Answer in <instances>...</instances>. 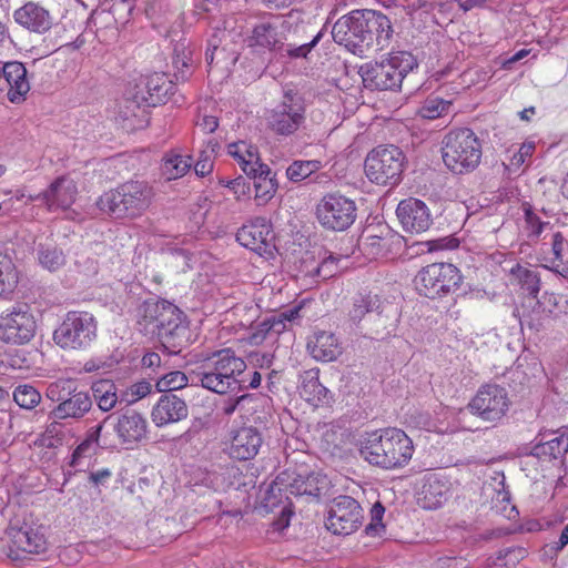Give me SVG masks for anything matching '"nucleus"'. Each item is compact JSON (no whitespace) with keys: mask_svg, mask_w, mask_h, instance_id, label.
I'll return each instance as SVG.
<instances>
[{"mask_svg":"<svg viewBox=\"0 0 568 568\" xmlns=\"http://www.w3.org/2000/svg\"><path fill=\"white\" fill-rule=\"evenodd\" d=\"M139 329L156 336L169 355H178L191 343V329L185 313L166 300L149 298L139 307Z\"/></svg>","mask_w":568,"mask_h":568,"instance_id":"f257e3e1","label":"nucleus"},{"mask_svg":"<svg viewBox=\"0 0 568 568\" xmlns=\"http://www.w3.org/2000/svg\"><path fill=\"white\" fill-rule=\"evenodd\" d=\"M357 446L365 462L387 470L405 467L414 454L413 440L399 428L366 432Z\"/></svg>","mask_w":568,"mask_h":568,"instance_id":"f03ea898","label":"nucleus"},{"mask_svg":"<svg viewBox=\"0 0 568 568\" xmlns=\"http://www.w3.org/2000/svg\"><path fill=\"white\" fill-rule=\"evenodd\" d=\"M246 367L245 361L234 349L226 347L207 355L195 376L203 388L224 395L239 388Z\"/></svg>","mask_w":568,"mask_h":568,"instance_id":"7ed1b4c3","label":"nucleus"},{"mask_svg":"<svg viewBox=\"0 0 568 568\" xmlns=\"http://www.w3.org/2000/svg\"><path fill=\"white\" fill-rule=\"evenodd\" d=\"M153 192L145 181L130 180L97 200L98 209L112 219H135L150 206Z\"/></svg>","mask_w":568,"mask_h":568,"instance_id":"20e7f679","label":"nucleus"},{"mask_svg":"<svg viewBox=\"0 0 568 568\" xmlns=\"http://www.w3.org/2000/svg\"><path fill=\"white\" fill-rule=\"evenodd\" d=\"M417 67L416 58L407 51H397L389 54L387 60L361 65L357 74L361 75L364 88L372 91H397L404 78Z\"/></svg>","mask_w":568,"mask_h":568,"instance_id":"39448f33","label":"nucleus"},{"mask_svg":"<svg viewBox=\"0 0 568 568\" xmlns=\"http://www.w3.org/2000/svg\"><path fill=\"white\" fill-rule=\"evenodd\" d=\"M110 420H115L113 423V430L121 445L132 447L141 443L148 436V420L138 410L126 409L116 417H114V414H110L105 416L101 423L88 430L87 438L73 452V458L81 456L90 445H99L103 427Z\"/></svg>","mask_w":568,"mask_h":568,"instance_id":"423d86ee","label":"nucleus"},{"mask_svg":"<svg viewBox=\"0 0 568 568\" xmlns=\"http://www.w3.org/2000/svg\"><path fill=\"white\" fill-rule=\"evenodd\" d=\"M442 155L445 165L453 173H468L480 162L481 144L468 128L452 130L443 140Z\"/></svg>","mask_w":568,"mask_h":568,"instance_id":"0eeeda50","label":"nucleus"},{"mask_svg":"<svg viewBox=\"0 0 568 568\" xmlns=\"http://www.w3.org/2000/svg\"><path fill=\"white\" fill-rule=\"evenodd\" d=\"M175 93V84L164 73H153L140 80L134 92H129L124 104L120 109V115L125 120L132 116L144 115V109L158 106Z\"/></svg>","mask_w":568,"mask_h":568,"instance_id":"6e6552de","label":"nucleus"},{"mask_svg":"<svg viewBox=\"0 0 568 568\" xmlns=\"http://www.w3.org/2000/svg\"><path fill=\"white\" fill-rule=\"evenodd\" d=\"M97 328L91 313L70 311L53 331L52 338L62 349H85L95 339Z\"/></svg>","mask_w":568,"mask_h":568,"instance_id":"1a4fd4ad","label":"nucleus"},{"mask_svg":"<svg viewBox=\"0 0 568 568\" xmlns=\"http://www.w3.org/2000/svg\"><path fill=\"white\" fill-rule=\"evenodd\" d=\"M37 332V321L29 304L16 302L0 312V342L21 346L29 344Z\"/></svg>","mask_w":568,"mask_h":568,"instance_id":"9d476101","label":"nucleus"},{"mask_svg":"<svg viewBox=\"0 0 568 568\" xmlns=\"http://www.w3.org/2000/svg\"><path fill=\"white\" fill-rule=\"evenodd\" d=\"M463 276L450 263H433L423 267L415 276L414 284L419 295L438 298L455 292Z\"/></svg>","mask_w":568,"mask_h":568,"instance_id":"9b49d317","label":"nucleus"},{"mask_svg":"<svg viewBox=\"0 0 568 568\" xmlns=\"http://www.w3.org/2000/svg\"><path fill=\"white\" fill-rule=\"evenodd\" d=\"M405 155L395 145L377 146L365 160L366 176L377 184H397L404 169Z\"/></svg>","mask_w":568,"mask_h":568,"instance_id":"f8f14e48","label":"nucleus"},{"mask_svg":"<svg viewBox=\"0 0 568 568\" xmlns=\"http://www.w3.org/2000/svg\"><path fill=\"white\" fill-rule=\"evenodd\" d=\"M304 100L297 91L285 90L282 101L267 116L268 128L278 135L295 133L305 120Z\"/></svg>","mask_w":568,"mask_h":568,"instance_id":"ddd939ff","label":"nucleus"},{"mask_svg":"<svg viewBox=\"0 0 568 568\" xmlns=\"http://www.w3.org/2000/svg\"><path fill=\"white\" fill-rule=\"evenodd\" d=\"M509 406L510 399L506 388L497 384L480 386L468 404L471 414L488 423H497L503 419Z\"/></svg>","mask_w":568,"mask_h":568,"instance_id":"4468645a","label":"nucleus"},{"mask_svg":"<svg viewBox=\"0 0 568 568\" xmlns=\"http://www.w3.org/2000/svg\"><path fill=\"white\" fill-rule=\"evenodd\" d=\"M510 274L524 291V293L527 294L526 302L529 304V306L534 307L532 312L528 314H526L525 311L521 312L516 307L514 310V316L518 318L521 327L526 325L531 329L539 331L541 326L539 311L540 304L537 301V296L540 291L539 274L536 271L519 264H516L514 267H511Z\"/></svg>","mask_w":568,"mask_h":568,"instance_id":"2eb2a0df","label":"nucleus"},{"mask_svg":"<svg viewBox=\"0 0 568 568\" xmlns=\"http://www.w3.org/2000/svg\"><path fill=\"white\" fill-rule=\"evenodd\" d=\"M354 202L338 194H328L317 205L316 216L326 229L343 231L354 222Z\"/></svg>","mask_w":568,"mask_h":568,"instance_id":"dca6fc26","label":"nucleus"},{"mask_svg":"<svg viewBox=\"0 0 568 568\" xmlns=\"http://www.w3.org/2000/svg\"><path fill=\"white\" fill-rule=\"evenodd\" d=\"M393 33L389 19L382 12L375 10L357 9V39L368 48L383 45L385 40Z\"/></svg>","mask_w":568,"mask_h":568,"instance_id":"f3484780","label":"nucleus"},{"mask_svg":"<svg viewBox=\"0 0 568 568\" xmlns=\"http://www.w3.org/2000/svg\"><path fill=\"white\" fill-rule=\"evenodd\" d=\"M284 24L280 17H270L258 21L246 38L247 45L256 51H278L284 48Z\"/></svg>","mask_w":568,"mask_h":568,"instance_id":"a211bd4d","label":"nucleus"},{"mask_svg":"<svg viewBox=\"0 0 568 568\" xmlns=\"http://www.w3.org/2000/svg\"><path fill=\"white\" fill-rule=\"evenodd\" d=\"M397 219L406 233L420 234L433 224L430 211L425 202L415 197L402 200L396 207Z\"/></svg>","mask_w":568,"mask_h":568,"instance_id":"6ab92c4d","label":"nucleus"},{"mask_svg":"<svg viewBox=\"0 0 568 568\" xmlns=\"http://www.w3.org/2000/svg\"><path fill=\"white\" fill-rule=\"evenodd\" d=\"M385 233H387V227L381 222L363 229L357 237V251L359 252V255H357V267L376 262L385 255L387 248Z\"/></svg>","mask_w":568,"mask_h":568,"instance_id":"aec40b11","label":"nucleus"},{"mask_svg":"<svg viewBox=\"0 0 568 568\" xmlns=\"http://www.w3.org/2000/svg\"><path fill=\"white\" fill-rule=\"evenodd\" d=\"M273 239L272 225L265 217H256L236 233V241L258 255L271 253Z\"/></svg>","mask_w":568,"mask_h":568,"instance_id":"412c9836","label":"nucleus"},{"mask_svg":"<svg viewBox=\"0 0 568 568\" xmlns=\"http://www.w3.org/2000/svg\"><path fill=\"white\" fill-rule=\"evenodd\" d=\"M263 444L264 435L257 427L243 426L233 432L227 454L235 460H251L257 456Z\"/></svg>","mask_w":568,"mask_h":568,"instance_id":"4be33fe9","label":"nucleus"},{"mask_svg":"<svg viewBox=\"0 0 568 568\" xmlns=\"http://www.w3.org/2000/svg\"><path fill=\"white\" fill-rule=\"evenodd\" d=\"M449 491L450 484L444 476L428 473L417 486L416 499L424 509H437L448 499Z\"/></svg>","mask_w":568,"mask_h":568,"instance_id":"5701e85b","label":"nucleus"},{"mask_svg":"<svg viewBox=\"0 0 568 568\" xmlns=\"http://www.w3.org/2000/svg\"><path fill=\"white\" fill-rule=\"evenodd\" d=\"M77 185L67 176L55 179L49 187L36 195H30V201H41L49 211L58 209L68 210L75 201Z\"/></svg>","mask_w":568,"mask_h":568,"instance_id":"b1692460","label":"nucleus"},{"mask_svg":"<svg viewBox=\"0 0 568 568\" xmlns=\"http://www.w3.org/2000/svg\"><path fill=\"white\" fill-rule=\"evenodd\" d=\"M189 415L185 400L175 394H162L152 408L151 417L156 427L179 423Z\"/></svg>","mask_w":568,"mask_h":568,"instance_id":"393cba45","label":"nucleus"},{"mask_svg":"<svg viewBox=\"0 0 568 568\" xmlns=\"http://www.w3.org/2000/svg\"><path fill=\"white\" fill-rule=\"evenodd\" d=\"M92 397L90 392L79 389L74 384L71 394L67 399L58 404L51 412L50 417L53 419H73L80 420L92 410Z\"/></svg>","mask_w":568,"mask_h":568,"instance_id":"a878e982","label":"nucleus"},{"mask_svg":"<svg viewBox=\"0 0 568 568\" xmlns=\"http://www.w3.org/2000/svg\"><path fill=\"white\" fill-rule=\"evenodd\" d=\"M14 21L30 32L43 34L53 26L50 12L36 2H27L13 12Z\"/></svg>","mask_w":568,"mask_h":568,"instance_id":"bb28decb","label":"nucleus"},{"mask_svg":"<svg viewBox=\"0 0 568 568\" xmlns=\"http://www.w3.org/2000/svg\"><path fill=\"white\" fill-rule=\"evenodd\" d=\"M300 396L314 406L326 405L332 396L331 392L320 382V369L311 368L300 374Z\"/></svg>","mask_w":568,"mask_h":568,"instance_id":"cd10ccee","label":"nucleus"},{"mask_svg":"<svg viewBox=\"0 0 568 568\" xmlns=\"http://www.w3.org/2000/svg\"><path fill=\"white\" fill-rule=\"evenodd\" d=\"M2 77L9 85L8 98L12 103H19L24 100L30 90L27 79V69L19 61H10L1 67Z\"/></svg>","mask_w":568,"mask_h":568,"instance_id":"c85d7f7f","label":"nucleus"},{"mask_svg":"<svg viewBox=\"0 0 568 568\" xmlns=\"http://www.w3.org/2000/svg\"><path fill=\"white\" fill-rule=\"evenodd\" d=\"M329 480L321 473L297 474L288 485L291 494L318 500L328 489Z\"/></svg>","mask_w":568,"mask_h":568,"instance_id":"c756f323","label":"nucleus"},{"mask_svg":"<svg viewBox=\"0 0 568 568\" xmlns=\"http://www.w3.org/2000/svg\"><path fill=\"white\" fill-rule=\"evenodd\" d=\"M308 354L318 362L335 361L342 354V347L333 333H315L306 345Z\"/></svg>","mask_w":568,"mask_h":568,"instance_id":"7c9ffc66","label":"nucleus"},{"mask_svg":"<svg viewBox=\"0 0 568 568\" xmlns=\"http://www.w3.org/2000/svg\"><path fill=\"white\" fill-rule=\"evenodd\" d=\"M8 535L12 546L27 554H41L47 549L43 534L28 525L19 528L10 527Z\"/></svg>","mask_w":568,"mask_h":568,"instance_id":"2f4dec72","label":"nucleus"},{"mask_svg":"<svg viewBox=\"0 0 568 568\" xmlns=\"http://www.w3.org/2000/svg\"><path fill=\"white\" fill-rule=\"evenodd\" d=\"M247 176L254 181L255 201L258 205H265L274 197L278 189V182L276 173L272 172L267 164H258L255 172Z\"/></svg>","mask_w":568,"mask_h":568,"instance_id":"473e14b6","label":"nucleus"},{"mask_svg":"<svg viewBox=\"0 0 568 568\" xmlns=\"http://www.w3.org/2000/svg\"><path fill=\"white\" fill-rule=\"evenodd\" d=\"M92 405L95 403L98 408L103 413H109L125 402L123 394L119 393V388L111 379H100L92 384L91 393Z\"/></svg>","mask_w":568,"mask_h":568,"instance_id":"72a5a7b5","label":"nucleus"},{"mask_svg":"<svg viewBox=\"0 0 568 568\" xmlns=\"http://www.w3.org/2000/svg\"><path fill=\"white\" fill-rule=\"evenodd\" d=\"M34 252L39 265L49 272H58L67 263V257L62 248L52 240L47 239L44 242L40 241L36 243Z\"/></svg>","mask_w":568,"mask_h":568,"instance_id":"f704fd0d","label":"nucleus"},{"mask_svg":"<svg viewBox=\"0 0 568 568\" xmlns=\"http://www.w3.org/2000/svg\"><path fill=\"white\" fill-rule=\"evenodd\" d=\"M227 153L235 159L246 175L255 172V168L262 163L257 148L245 141L230 143L227 145Z\"/></svg>","mask_w":568,"mask_h":568,"instance_id":"c9c22d12","label":"nucleus"},{"mask_svg":"<svg viewBox=\"0 0 568 568\" xmlns=\"http://www.w3.org/2000/svg\"><path fill=\"white\" fill-rule=\"evenodd\" d=\"M568 452V435L561 434L555 438L548 439L544 442V438L535 444L529 455L541 459V460H551L557 459Z\"/></svg>","mask_w":568,"mask_h":568,"instance_id":"e433bc0d","label":"nucleus"},{"mask_svg":"<svg viewBox=\"0 0 568 568\" xmlns=\"http://www.w3.org/2000/svg\"><path fill=\"white\" fill-rule=\"evenodd\" d=\"M332 37L338 44H344L351 52H355V10L339 18L333 26Z\"/></svg>","mask_w":568,"mask_h":568,"instance_id":"4c0bfd02","label":"nucleus"},{"mask_svg":"<svg viewBox=\"0 0 568 568\" xmlns=\"http://www.w3.org/2000/svg\"><path fill=\"white\" fill-rule=\"evenodd\" d=\"M326 527L334 535L349 536L355 531V510L329 509Z\"/></svg>","mask_w":568,"mask_h":568,"instance_id":"58836bf2","label":"nucleus"},{"mask_svg":"<svg viewBox=\"0 0 568 568\" xmlns=\"http://www.w3.org/2000/svg\"><path fill=\"white\" fill-rule=\"evenodd\" d=\"M19 283L17 267L7 254L0 253V300L8 298Z\"/></svg>","mask_w":568,"mask_h":568,"instance_id":"ea45409f","label":"nucleus"},{"mask_svg":"<svg viewBox=\"0 0 568 568\" xmlns=\"http://www.w3.org/2000/svg\"><path fill=\"white\" fill-rule=\"evenodd\" d=\"M151 381H155V389L163 394H174V390L181 389L187 385V376L181 371H163L159 376H152L148 373Z\"/></svg>","mask_w":568,"mask_h":568,"instance_id":"a19ab883","label":"nucleus"},{"mask_svg":"<svg viewBox=\"0 0 568 568\" xmlns=\"http://www.w3.org/2000/svg\"><path fill=\"white\" fill-rule=\"evenodd\" d=\"M172 63L175 68V79L181 82L189 80L192 74V58L191 51L187 50L184 43L174 47Z\"/></svg>","mask_w":568,"mask_h":568,"instance_id":"79ce46f5","label":"nucleus"},{"mask_svg":"<svg viewBox=\"0 0 568 568\" xmlns=\"http://www.w3.org/2000/svg\"><path fill=\"white\" fill-rule=\"evenodd\" d=\"M13 402L22 409L36 408L42 399L41 393L30 384H20L12 392Z\"/></svg>","mask_w":568,"mask_h":568,"instance_id":"37998d69","label":"nucleus"},{"mask_svg":"<svg viewBox=\"0 0 568 568\" xmlns=\"http://www.w3.org/2000/svg\"><path fill=\"white\" fill-rule=\"evenodd\" d=\"M192 166V158L181 154L168 155L162 164L163 174L168 180H176L183 176Z\"/></svg>","mask_w":568,"mask_h":568,"instance_id":"c03bdc74","label":"nucleus"},{"mask_svg":"<svg viewBox=\"0 0 568 568\" xmlns=\"http://www.w3.org/2000/svg\"><path fill=\"white\" fill-rule=\"evenodd\" d=\"M452 102L439 97L427 98L418 110V114L428 120L440 118L448 113Z\"/></svg>","mask_w":568,"mask_h":568,"instance_id":"a18cd8bd","label":"nucleus"},{"mask_svg":"<svg viewBox=\"0 0 568 568\" xmlns=\"http://www.w3.org/2000/svg\"><path fill=\"white\" fill-rule=\"evenodd\" d=\"M220 145L214 139H210L204 150L200 152L199 159L194 164V171L197 176H206L213 170V156Z\"/></svg>","mask_w":568,"mask_h":568,"instance_id":"49530a36","label":"nucleus"},{"mask_svg":"<svg viewBox=\"0 0 568 568\" xmlns=\"http://www.w3.org/2000/svg\"><path fill=\"white\" fill-rule=\"evenodd\" d=\"M525 223L527 237L530 241H537L544 232L552 230V225L549 222L541 221L530 209L525 211Z\"/></svg>","mask_w":568,"mask_h":568,"instance_id":"de8ad7c7","label":"nucleus"},{"mask_svg":"<svg viewBox=\"0 0 568 568\" xmlns=\"http://www.w3.org/2000/svg\"><path fill=\"white\" fill-rule=\"evenodd\" d=\"M75 383L72 379H58L50 383L45 389V397L51 402L61 404L68 395L71 394V388Z\"/></svg>","mask_w":568,"mask_h":568,"instance_id":"09e8293b","label":"nucleus"},{"mask_svg":"<svg viewBox=\"0 0 568 568\" xmlns=\"http://www.w3.org/2000/svg\"><path fill=\"white\" fill-rule=\"evenodd\" d=\"M318 169L317 161H294L286 170V176L292 182H300L308 178Z\"/></svg>","mask_w":568,"mask_h":568,"instance_id":"8fccbe9b","label":"nucleus"},{"mask_svg":"<svg viewBox=\"0 0 568 568\" xmlns=\"http://www.w3.org/2000/svg\"><path fill=\"white\" fill-rule=\"evenodd\" d=\"M369 514L371 523L366 525L364 532L366 536H381V534L385 531V526L382 521L385 514V507L381 501H376L372 506Z\"/></svg>","mask_w":568,"mask_h":568,"instance_id":"3c124183","label":"nucleus"},{"mask_svg":"<svg viewBox=\"0 0 568 568\" xmlns=\"http://www.w3.org/2000/svg\"><path fill=\"white\" fill-rule=\"evenodd\" d=\"M142 368L152 376H159L166 367L162 364L161 356L155 352H148L141 359Z\"/></svg>","mask_w":568,"mask_h":568,"instance_id":"603ef678","label":"nucleus"},{"mask_svg":"<svg viewBox=\"0 0 568 568\" xmlns=\"http://www.w3.org/2000/svg\"><path fill=\"white\" fill-rule=\"evenodd\" d=\"M219 183L229 187L235 194L237 200L250 193V184L246 183L243 176H239L233 180L220 179Z\"/></svg>","mask_w":568,"mask_h":568,"instance_id":"864d4df0","label":"nucleus"},{"mask_svg":"<svg viewBox=\"0 0 568 568\" xmlns=\"http://www.w3.org/2000/svg\"><path fill=\"white\" fill-rule=\"evenodd\" d=\"M322 38V32H318L311 42L304 43L298 47L292 44L286 45V54L291 59L306 58L312 49L318 43Z\"/></svg>","mask_w":568,"mask_h":568,"instance_id":"5fc2aeb1","label":"nucleus"},{"mask_svg":"<svg viewBox=\"0 0 568 568\" xmlns=\"http://www.w3.org/2000/svg\"><path fill=\"white\" fill-rule=\"evenodd\" d=\"M527 556V550L523 547H511L499 551L498 560H504L505 566L516 565Z\"/></svg>","mask_w":568,"mask_h":568,"instance_id":"6e6d98bb","label":"nucleus"},{"mask_svg":"<svg viewBox=\"0 0 568 568\" xmlns=\"http://www.w3.org/2000/svg\"><path fill=\"white\" fill-rule=\"evenodd\" d=\"M170 11L168 0H149L145 7V13L150 19L159 20Z\"/></svg>","mask_w":568,"mask_h":568,"instance_id":"4d7b16f0","label":"nucleus"},{"mask_svg":"<svg viewBox=\"0 0 568 568\" xmlns=\"http://www.w3.org/2000/svg\"><path fill=\"white\" fill-rule=\"evenodd\" d=\"M151 392H152V384L150 383V381L141 379V381L134 383L133 385H131V387H130L131 398L125 399V403L130 404V403H134L139 399H142L145 396H148L149 394H151Z\"/></svg>","mask_w":568,"mask_h":568,"instance_id":"13d9d810","label":"nucleus"},{"mask_svg":"<svg viewBox=\"0 0 568 568\" xmlns=\"http://www.w3.org/2000/svg\"><path fill=\"white\" fill-rule=\"evenodd\" d=\"M567 245V240L560 232H554L551 234V253L554 255L551 263L564 261V252Z\"/></svg>","mask_w":568,"mask_h":568,"instance_id":"bf43d9fd","label":"nucleus"},{"mask_svg":"<svg viewBox=\"0 0 568 568\" xmlns=\"http://www.w3.org/2000/svg\"><path fill=\"white\" fill-rule=\"evenodd\" d=\"M297 314V311H291L290 314L286 312L280 313L278 315H272L268 317L270 324H272L271 332L272 334L278 335L286 327V321H291L294 315Z\"/></svg>","mask_w":568,"mask_h":568,"instance_id":"052dcab7","label":"nucleus"},{"mask_svg":"<svg viewBox=\"0 0 568 568\" xmlns=\"http://www.w3.org/2000/svg\"><path fill=\"white\" fill-rule=\"evenodd\" d=\"M381 307V300L377 294L372 295L368 293L362 296L361 304H357V313L362 314L378 311Z\"/></svg>","mask_w":568,"mask_h":568,"instance_id":"680f3d73","label":"nucleus"},{"mask_svg":"<svg viewBox=\"0 0 568 568\" xmlns=\"http://www.w3.org/2000/svg\"><path fill=\"white\" fill-rule=\"evenodd\" d=\"M272 324H270L268 317L263 320L261 323L256 325L254 332L250 336V342L252 344L262 343L271 332Z\"/></svg>","mask_w":568,"mask_h":568,"instance_id":"e2e57ef3","label":"nucleus"},{"mask_svg":"<svg viewBox=\"0 0 568 568\" xmlns=\"http://www.w3.org/2000/svg\"><path fill=\"white\" fill-rule=\"evenodd\" d=\"M196 125L206 134L213 133L219 126V120L213 115H203L196 121Z\"/></svg>","mask_w":568,"mask_h":568,"instance_id":"0e129e2a","label":"nucleus"},{"mask_svg":"<svg viewBox=\"0 0 568 568\" xmlns=\"http://www.w3.org/2000/svg\"><path fill=\"white\" fill-rule=\"evenodd\" d=\"M242 381L240 383L239 388L236 390H244L247 388H257L261 385L262 376L257 371H254L250 374V377H245V373L242 375Z\"/></svg>","mask_w":568,"mask_h":568,"instance_id":"69168bd1","label":"nucleus"},{"mask_svg":"<svg viewBox=\"0 0 568 568\" xmlns=\"http://www.w3.org/2000/svg\"><path fill=\"white\" fill-rule=\"evenodd\" d=\"M248 359L254 365H258L261 368L270 367L273 362V356L268 353L251 352Z\"/></svg>","mask_w":568,"mask_h":568,"instance_id":"338daca9","label":"nucleus"},{"mask_svg":"<svg viewBox=\"0 0 568 568\" xmlns=\"http://www.w3.org/2000/svg\"><path fill=\"white\" fill-rule=\"evenodd\" d=\"M112 476V473L108 468L98 469L95 471H91L89 475V480L95 486L104 485L110 477Z\"/></svg>","mask_w":568,"mask_h":568,"instance_id":"774afa93","label":"nucleus"}]
</instances>
